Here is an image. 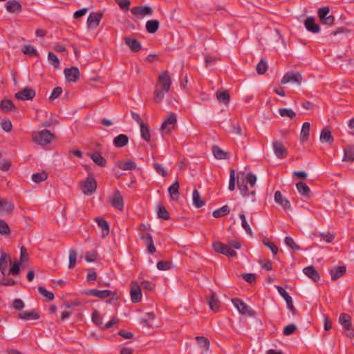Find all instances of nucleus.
Here are the masks:
<instances>
[{"instance_id":"nucleus-1","label":"nucleus","mask_w":354,"mask_h":354,"mask_svg":"<svg viewBox=\"0 0 354 354\" xmlns=\"http://www.w3.org/2000/svg\"><path fill=\"white\" fill-rule=\"evenodd\" d=\"M236 181L241 194L254 201L256 194L254 185L257 182V176L252 173L239 172L236 176Z\"/></svg>"},{"instance_id":"nucleus-2","label":"nucleus","mask_w":354,"mask_h":354,"mask_svg":"<svg viewBox=\"0 0 354 354\" xmlns=\"http://www.w3.org/2000/svg\"><path fill=\"white\" fill-rule=\"evenodd\" d=\"M54 138V134L46 129L35 131L32 133V140L41 146H45L49 144Z\"/></svg>"},{"instance_id":"nucleus-3","label":"nucleus","mask_w":354,"mask_h":354,"mask_svg":"<svg viewBox=\"0 0 354 354\" xmlns=\"http://www.w3.org/2000/svg\"><path fill=\"white\" fill-rule=\"evenodd\" d=\"M177 118L174 113H171L161 125V131L164 134L169 135L176 127Z\"/></svg>"},{"instance_id":"nucleus-4","label":"nucleus","mask_w":354,"mask_h":354,"mask_svg":"<svg viewBox=\"0 0 354 354\" xmlns=\"http://www.w3.org/2000/svg\"><path fill=\"white\" fill-rule=\"evenodd\" d=\"M302 82V76L300 73L294 71L286 73L281 80V84H291L293 86H299Z\"/></svg>"},{"instance_id":"nucleus-5","label":"nucleus","mask_w":354,"mask_h":354,"mask_svg":"<svg viewBox=\"0 0 354 354\" xmlns=\"http://www.w3.org/2000/svg\"><path fill=\"white\" fill-rule=\"evenodd\" d=\"M82 192L85 195H91L95 192L97 188V183L93 174H89L86 180L81 185Z\"/></svg>"},{"instance_id":"nucleus-6","label":"nucleus","mask_w":354,"mask_h":354,"mask_svg":"<svg viewBox=\"0 0 354 354\" xmlns=\"http://www.w3.org/2000/svg\"><path fill=\"white\" fill-rule=\"evenodd\" d=\"M232 302L234 306L237 308L239 312L242 315H246L250 317H254L256 315L254 310L250 308L245 303L240 299H233Z\"/></svg>"},{"instance_id":"nucleus-7","label":"nucleus","mask_w":354,"mask_h":354,"mask_svg":"<svg viewBox=\"0 0 354 354\" xmlns=\"http://www.w3.org/2000/svg\"><path fill=\"white\" fill-rule=\"evenodd\" d=\"M214 250L218 253L224 254L228 257H234L236 256V252L230 248L228 244H224L217 241L213 243Z\"/></svg>"},{"instance_id":"nucleus-8","label":"nucleus","mask_w":354,"mask_h":354,"mask_svg":"<svg viewBox=\"0 0 354 354\" xmlns=\"http://www.w3.org/2000/svg\"><path fill=\"white\" fill-rule=\"evenodd\" d=\"M130 296L133 303L140 302L142 299L141 287L136 281L131 283Z\"/></svg>"},{"instance_id":"nucleus-9","label":"nucleus","mask_w":354,"mask_h":354,"mask_svg":"<svg viewBox=\"0 0 354 354\" xmlns=\"http://www.w3.org/2000/svg\"><path fill=\"white\" fill-rule=\"evenodd\" d=\"M272 147L274 153L278 158L283 159L288 155V151L282 142L278 140L273 141Z\"/></svg>"},{"instance_id":"nucleus-10","label":"nucleus","mask_w":354,"mask_h":354,"mask_svg":"<svg viewBox=\"0 0 354 354\" xmlns=\"http://www.w3.org/2000/svg\"><path fill=\"white\" fill-rule=\"evenodd\" d=\"M276 288L278 290V292L279 295L285 299L288 308L291 310L293 315H296L297 313V311L292 304V297L288 294V292L286 291V290L279 286H276Z\"/></svg>"},{"instance_id":"nucleus-11","label":"nucleus","mask_w":354,"mask_h":354,"mask_svg":"<svg viewBox=\"0 0 354 354\" xmlns=\"http://www.w3.org/2000/svg\"><path fill=\"white\" fill-rule=\"evenodd\" d=\"M109 203L114 208L122 211L124 208L123 198L119 191H115L113 196L109 199Z\"/></svg>"},{"instance_id":"nucleus-12","label":"nucleus","mask_w":354,"mask_h":354,"mask_svg":"<svg viewBox=\"0 0 354 354\" xmlns=\"http://www.w3.org/2000/svg\"><path fill=\"white\" fill-rule=\"evenodd\" d=\"M318 16L321 21L324 24L330 26L334 22V17L329 14V8L328 7L320 8L318 12Z\"/></svg>"},{"instance_id":"nucleus-13","label":"nucleus","mask_w":354,"mask_h":354,"mask_svg":"<svg viewBox=\"0 0 354 354\" xmlns=\"http://www.w3.org/2000/svg\"><path fill=\"white\" fill-rule=\"evenodd\" d=\"M102 17V14L99 12H91L87 19L88 27L91 29H95L100 25V21Z\"/></svg>"},{"instance_id":"nucleus-14","label":"nucleus","mask_w":354,"mask_h":354,"mask_svg":"<svg viewBox=\"0 0 354 354\" xmlns=\"http://www.w3.org/2000/svg\"><path fill=\"white\" fill-rule=\"evenodd\" d=\"M64 73L66 80L68 82H75L79 79L80 75L78 68L75 66L66 68Z\"/></svg>"},{"instance_id":"nucleus-15","label":"nucleus","mask_w":354,"mask_h":354,"mask_svg":"<svg viewBox=\"0 0 354 354\" xmlns=\"http://www.w3.org/2000/svg\"><path fill=\"white\" fill-rule=\"evenodd\" d=\"M15 205L11 200L0 198V214H10L14 210Z\"/></svg>"},{"instance_id":"nucleus-16","label":"nucleus","mask_w":354,"mask_h":354,"mask_svg":"<svg viewBox=\"0 0 354 354\" xmlns=\"http://www.w3.org/2000/svg\"><path fill=\"white\" fill-rule=\"evenodd\" d=\"M83 294L87 296H93L100 299H105L111 296L112 292L109 290H99L96 289H91L83 292Z\"/></svg>"},{"instance_id":"nucleus-17","label":"nucleus","mask_w":354,"mask_h":354,"mask_svg":"<svg viewBox=\"0 0 354 354\" xmlns=\"http://www.w3.org/2000/svg\"><path fill=\"white\" fill-rule=\"evenodd\" d=\"M11 263L10 256L4 252H1L0 256V271L2 275H6L9 264Z\"/></svg>"},{"instance_id":"nucleus-18","label":"nucleus","mask_w":354,"mask_h":354,"mask_svg":"<svg viewBox=\"0 0 354 354\" xmlns=\"http://www.w3.org/2000/svg\"><path fill=\"white\" fill-rule=\"evenodd\" d=\"M131 12L133 15H138L140 17L145 16H151L153 13L152 9L148 6L134 7L131 9Z\"/></svg>"},{"instance_id":"nucleus-19","label":"nucleus","mask_w":354,"mask_h":354,"mask_svg":"<svg viewBox=\"0 0 354 354\" xmlns=\"http://www.w3.org/2000/svg\"><path fill=\"white\" fill-rule=\"evenodd\" d=\"M35 96V90H20L15 93V97L19 100H30Z\"/></svg>"},{"instance_id":"nucleus-20","label":"nucleus","mask_w":354,"mask_h":354,"mask_svg":"<svg viewBox=\"0 0 354 354\" xmlns=\"http://www.w3.org/2000/svg\"><path fill=\"white\" fill-rule=\"evenodd\" d=\"M304 26L308 31L313 33H317L320 30L319 26L315 23V19L313 17H308L306 19Z\"/></svg>"},{"instance_id":"nucleus-21","label":"nucleus","mask_w":354,"mask_h":354,"mask_svg":"<svg viewBox=\"0 0 354 354\" xmlns=\"http://www.w3.org/2000/svg\"><path fill=\"white\" fill-rule=\"evenodd\" d=\"M319 140L323 143H328L331 145L334 142V138L331 131L328 128H324L320 133Z\"/></svg>"},{"instance_id":"nucleus-22","label":"nucleus","mask_w":354,"mask_h":354,"mask_svg":"<svg viewBox=\"0 0 354 354\" xmlns=\"http://www.w3.org/2000/svg\"><path fill=\"white\" fill-rule=\"evenodd\" d=\"M21 5L17 0H10L6 2V8L10 13L19 12L21 10Z\"/></svg>"},{"instance_id":"nucleus-23","label":"nucleus","mask_w":354,"mask_h":354,"mask_svg":"<svg viewBox=\"0 0 354 354\" xmlns=\"http://www.w3.org/2000/svg\"><path fill=\"white\" fill-rule=\"evenodd\" d=\"M303 272L306 276H308L309 278H310L315 282L318 281L320 279V276L317 270L313 266L306 267L305 268H304Z\"/></svg>"},{"instance_id":"nucleus-24","label":"nucleus","mask_w":354,"mask_h":354,"mask_svg":"<svg viewBox=\"0 0 354 354\" xmlns=\"http://www.w3.org/2000/svg\"><path fill=\"white\" fill-rule=\"evenodd\" d=\"M274 201L283 207L285 209H289L290 208V203L289 201L282 196L279 191H276L274 193Z\"/></svg>"},{"instance_id":"nucleus-25","label":"nucleus","mask_w":354,"mask_h":354,"mask_svg":"<svg viewBox=\"0 0 354 354\" xmlns=\"http://www.w3.org/2000/svg\"><path fill=\"white\" fill-rule=\"evenodd\" d=\"M346 269L345 266H336L330 271L331 279L335 281L346 273Z\"/></svg>"},{"instance_id":"nucleus-26","label":"nucleus","mask_w":354,"mask_h":354,"mask_svg":"<svg viewBox=\"0 0 354 354\" xmlns=\"http://www.w3.org/2000/svg\"><path fill=\"white\" fill-rule=\"evenodd\" d=\"M18 317L24 320H36L39 318V315L35 310H32L20 313Z\"/></svg>"},{"instance_id":"nucleus-27","label":"nucleus","mask_w":354,"mask_h":354,"mask_svg":"<svg viewBox=\"0 0 354 354\" xmlns=\"http://www.w3.org/2000/svg\"><path fill=\"white\" fill-rule=\"evenodd\" d=\"M343 161L351 162L354 161V146L353 145H348L344 148Z\"/></svg>"},{"instance_id":"nucleus-28","label":"nucleus","mask_w":354,"mask_h":354,"mask_svg":"<svg viewBox=\"0 0 354 354\" xmlns=\"http://www.w3.org/2000/svg\"><path fill=\"white\" fill-rule=\"evenodd\" d=\"M158 82L163 88H169L171 85V77L168 72L165 71L160 75Z\"/></svg>"},{"instance_id":"nucleus-29","label":"nucleus","mask_w":354,"mask_h":354,"mask_svg":"<svg viewBox=\"0 0 354 354\" xmlns=\"http://www.w3.org/2000/svg\"><path fill=\"white\" fill-rule=\"evenodd\" d=\"M216 95L218 101L221 103L227 104L230 102V95L226 90H217Z\"/></svg>"},{"instance_id":"nucleus-30","label":"nucleus","mask_w":354,"mask_h":354,"mask_svg":"<svg viewBox=\"0 0 354 354\" xmlns=\"http://www.w3.org/2000/svg\"><path fill=\"white\" fill-rule=\"evenodd\" d=\"M95 221L97 223L99 227H101L102 232V235L103 237L106 236L109 234V225L108 222L100 218H95Z\"/></svg>"},{"instance_id":"nucleus-31","label":"nucleus","mask_w":354,"mask_h":354,"mask_svg":"<svg viewBox=\"0 0 354 354\" xmlns=\"http://www.w3.org/2000/svg\"><path fill=\"white\" fill-rule=\"evenodd\" d=\"M129 138L124 134H120L113 139V145L115 147L120 148L128 144Z\"/></svg>"},{"instance_id":"nucleus-32","label":"nucleus","mask_w":354,"mask_h":354,"mask_svg":"<svg viewBox=\"0 0 354 354\" xmlns=\"http://www.w3.org/2000/svg\"><path fill=\"white\" fill-rule=\"evenodd\" d=\"M65 92L63 93V90H53L49 100L53 101L58 97L63 99H68L69 97V92L68 90H64Z\"/></svg>"},{"instance_id":"nucleus-33","label":"nucleus","mask_w":354,"mask_h":354,"mask_svg":"<svg viewBox=\"0 0 354 354\" xmlns=\"http://www.w3.org/2000/svg\"><path fill=\"white\" fill-rule=\"evenodd\" d=\"M116 166L122 170L131 171L136 169L137 165L132 160H128L126 162H117Z\"/></svg>"},{"instance_id":"nucleus-34","label":"nucleus","mask_w":354,"mask_h":354,"mask_svg":"<svg viewBox=\"0 0 354 354\" xmlns=\"http://www.w3.org/2000/svg\"><path fill=\"white\" fill-rule=\"evenodd\" d=\"M0 108L3 112H10L15 111L16 108L10 100L4 99L1 101Z\"/></svg>"},{"instance_id":"nucleus-35","label":"nucleus","mask_w":354,"mask_h":354,"mask_svg":"<svg viewBox=\"0 0 354 354\" xmlns=\"http://www.w3.org/2000/svg\"><path fill=\"white\" fill-rule=\"evenodd\" d=\"M310 124L309 122H304L303 124L301 131L300 133V139L302 142L308 140L310 133Z\"/></svg>"},{"instance_id":"nucleus-36","label":"nucleus","mask_w":354,"mask_h":354,"mask_svg":"<svg viewBox=\"0 0 354 354\" xmlns=\"http://www.w3.org/2000/svg\"><path fill=\"white\" fill-rule=\"evenodd\" d=\"M90 157L96 165L100 167H104L106 164V159L98 152L91 153Z\"/></svg>"},{"instance_id":"nucleus-37","label":"nucleus","mask_w":354,"mask_h":354,"mask_svg":"<svg viewBox=\"0 0 354 354\" xmlns=\"http://www.w3.org/2000/svg\"><path fill=\"white\" fill-rule=\"evenodd\" d=\"M212 153L216 159L224 160L228 158L227 153L221 149L219 147L214 145L212 147Z\"/></svg>"},{"instance_id":"nucleus-38","label":"nucleus","mask_w":354,"mask_h":354,"mask_svg":"<svg viewBox=\"0 0 354 354\" xmlns=\"http://www.w3.org/2000/svg\"><path fill=\"white\" fill-rule=\"evenodd\" d=\"M127 45L134 52H138L141 49L140 43L133 38H127L125 39Z\"/></svg>"},{"instance_id":"nucleus-39","label":"nucleus","mask_w":354,"mask_h":354,"mask_svg":"<svg viewBox=\"0 0 354 354\" xmlns=\"http://www.w3.org/2000/svg\"><path fill=\"white\" fill-rule=\"evenodd\" d=\"M339 322L344 328H348L352 325L351 317L348 314L342 313L339 317Z\"/></svg>"},{"instance_id":"nucleus-40","label":"nucleus","mask_w":354,"mask_h":354,"mask_svg":"<svg viewBox=\"0 0 354 354\" xmlns=\"http://www.w3.org/2000/svg\"><path fill=\"white\" fill-rule=\"evenodd\" d=\"M159 28V21L156 19L149 20L146 23V29L149 33L156 32Z\"/></svg>"},{"instance_id":"nucleus-41","label":"nucleus","mask_w":354,"mask_h":354,"mask_svg":"<svg viewBox=\"0 0 354 354\" xmlns=\"http://www.w3.org/2000/svg\"><path fill=\"white\" fill-rule=\"evenodd\" d=\"M230 212V209L228 205H224L221 208L214 210L212 215L214 218H221L228 214Z\"/></svg>"},{"instance_id":"nucleus-42","label":"nucleus","mask_w":354,"mask_h":354,"mask_svg":"<svg viewBox=\"0 0 354 354\" xmlns=\"http://www.w3.org/2000/svg\"><path fill=\"white\" fill-rule=\"evenodd\" d=\"M195 339L201 348H203L205 351L209 350L210 343L207 338L203 336H197Z\"/></svg>"},{"instance_id":"nucleus-43","label":"nucleus","mask_w":354,"mask_h":354,"mask_svg":"<svg viewBox=\"0 0 354 354\" xmlns=\"http://www.w3.org/2000/svg\"><path fill=\"white\" fill-rule=\"evenodd\" d=\"M192 200L194 205L198 208L205 205V202L201 199V194L197 189L193 191Z\"/></svg>"},{"instance_id":"nucleus-44","label":"nucleus","mask_w":354,"mask_h":354,"mask_svg":"<svg viewBox=\"0 0 354 354\" xmlns=\"http://www.w3.org/2000/svg\"><path fill=\"white\" fill-rule=\"evenodd\" d=\"M299 193L303 196H308L310 192L309 187L304 182H299L296 185Z\"/></svg>"},{"instance_id":"nucleus-45","label":"nucleus","mask_w":354,"mask_h":354,"mask_svg":"<svg viewBox=\"0 0 354 354\" xmlns=\"http://www.w3.org/2000/svg\"><path fill=\"white\" fill-rule=\"evenodd\" d=\"M208 304L213 311L217 312L218 310L220 308V302L218 299L216 298L214 293H212L211 297L209 299Z\"/></svg>"},{"instance_id":"nucleus-46","label":"nucleus","mask_w":354,"mask_h":354,"mask_svg":"<svg viewBox=\"0 0 354 354\" xmlns=\"http://www.w3.org/2000/svg\"><path fill=\"white\" fill-rule=\"evenodd\" d=\"M140 127L141 137L147 142H149L151 139V134L149 127L145 124H142Z\"/></svg>"},{"instance_id":"nucleus-47","label":"nucleus","mask_w":354,"mask_h":354,"mask_svg":"<svg viewBox=\"0 0 354 354\" xmlns=\"http://www.w3.org/2000/svg\"><path fill=\"white\" fill-rule=\"evenodd\" d=\"M284 241L286 245L292 250L299 251L301 250L300 247L295 243L292 237L286 236Z\"/></svg>"},{"instance_id":"nucleus-48","label":"nucleus","mask_w":354,"mask_h":354,"mask_svg":"<svg viewBox=\"0 0 354 354\" xmlns=\"http://www.w3.org/2000/svg\"><path fill=\"white\" fill-rule=\"evenodd\" d=\"M77 257V252L75 250H71L69 252V264H68V268L72 269L76 265V260Z\"/></svg>"},{"instance_id":"nucleus-49","label":"nucleus","mask_w":354,"mask_h":354,"mask_svg":"<svg viewBox=\"0 0 354 354\" xmlns=\"http://www.w3.org/2000/svg\"><path fill=\"white\" fill-rule=\"evenodd\" d=\"M157 214L158 218H162L164 220H169L170 218L169 212L162 205L158 206Z\"/></svg>"},{"instance_id":"nucleus-50","label":"nucleus","mask_w":354,"mask_h":354,"mask_svg":"<svg viewBox=\"0 0 354 354\" xmlns=\"http://www.w3.org/2000/svg\"><path fill=\"white\" fill-rule=\"evenodd\" d=\"M48 178V175L46 172L42 171L41 173H37L32 175V180L36 183H39L46 180Z\"/></svg>"},{"instance_id":"nucleus-51","label":"nucleus","mask_w":354,"mask_h":354,"mask_svg":"<svg viewBox=\"0 0 354 354\" xmlns=\"http://www.w3.org/2000/svg\"><path fill=\"white\" fill-rule=\"evenodd\" d=\"M239 217H240V218L241 220V226H242V227L245 230L247 234H248L250 236H252L253 233H252V229H251L250 226L249 225V224L248 223V222L246 221L245 214H241L239 215Z\"/></svg>"},{"instance_id":"nucleus-52","label":"nucleus","mask_w":354,"mask_h":354,"mask_svg":"<svg viewBox=\"0 0 354 354\" xmlns=\"http://www.w3.org/2000/svg\"><path fill=\"white\" fill-rule=\"evenodd\" d=\"M279 113L281 117H287L290 119L293 118L296 115L293 110L286 108L279 109Z\"/></svg>"},{"instance_id":"nucleus-53","label":"nucleus","mask_w":354,"mask_h":354,"mask_svg":"<svg viewBox=\"0 0 354 354\" xmlns=\"http://www.w3.org/2000/svg\"><path fill=\"white\" fill-rule=\"evenodd\" d=\"M168 192L170 196L174 198L175 195L179 194V183L178 180H176L168 188Z\"/></svg>"},{"instance_id":"nucleus-54","label":"nucleus","mask_w":354,"mask_h":354,"mask_svg":"<svg viewBox=\"0 0 354 354\" xmlns=\"http://www.w3.org/2000/svg\"><path fill=\"white\" fill-rule=\"evenodd\" d=\"M48 62L54 66L55 68H57L59 66V60L57 55L53 53H49L48 55Z\"/></svg>"},{"instance_id":"nucleus-55","label":"nucleus","mask_w":354,"mask_h":354,"mask_svg":"<svg viewBox=\"0 0 354 354\" xmlns=\"http://www.w3.org/2000/svg\"><path fill=\"white\" fill-rule=\"evenodd\" d=\"M39 292L44 297H45L48 301L54 299V295L52 292L47 290L44 287L39 286L38 288Z\"/></svg>"},{"instance_id":"nucleus-56","label":"nucleus","mask_w":354,"mask_h":354,"mask_svg":"<svg viewBox=\"0 0 354 354\" xmlns=\"http://www.w3.org/2000/svg\"><path fill=\"white\" fill-rule=\"evenodd\" d=\"M0 234L2 235H9L10 234V227L4 220H0Z\"/></svg>"},{"instance_id":"nucleus-57","label":"nucleus","mask_w":354,"mask_h":354,"mask_svg":"<svg viewBox=\"0 0 354 354\" xmlns=\"http://www.w3.org/2000/svg\"><path fill=\"white\" fill-rule=\"evenodd\" d=\"M268 68V64L266 62L261 59V61L259 62V64L257 66V71L259 74L263 75L264 74Z\"/></svg>"},{"instance_id":"nucleus-58","label":"nucleus","mask_w":354,"mask_h":354,"mask_svg":"<svg viewBox=\"0 0 354 354\" xmlns=\"http://www.w3.org/2000/svg\"><path fill=\"white\" fill-rule=\"evenodd\" d=\"M169 90H156L155 96L153 101L156 103H160L165 97V94L167 93Z\"/></svg>"},{"instance_id":"nucleus-59","label":"nucleus","mask_w":354,"mask_h":354,"mask_svg":"<svg viewBox=\"0 0 354 354\" xmlns=\"http://www.w3.org/2000/svg\"><path fill=\"white\" fill-rule=\"evenodd\" d=\"M236 187V176H235V170L231 169L230 173V182H229V189L230 191H234Z\"/></svg>"},{"instance_id":"nucleus-60","label":"nucleus","mask_w":354,"mask_h":354,"mask_svg":"<svg viewBox=\"0 0 354 354\" xmlns=\"http://www.w3.org/2000/svg\"><path fill=\"white\" fill-rule=\"evenodd\" d=\"M21 50L25 55H37V50L32 46H30V45L24 46L22 48Z\"/></svg>"},{"instance_id":"nucleus-61","label":"nucleus","mask_w":354,"mask_h":354,"mask_svg":"<svg viewBox=\"0 0 354 354\" xmlns=\"http://www.w3.org/2000/svg\"><path fill=\"white\" fill-rule=\"evenodd\" d=\"M153 168L162 176L165 177L167 176V171L162 165L156 162L153 164Z\"/></svg>"},{"instance_id":"nucleus-62","label":"nucleus","mask_w":354,"mask_h":354,"mask_svg":"<svg viewBox=\"0 0 354 354\" xmlns=\"http://www.w3.org/2000/svg\"><path fill=\"white\" fill-rule=\"evenodd\" d=\"M92 321L97 326L102 324V317L100 315L99 312L95 310L92 313Z\"/></svg>"},{"instance_id":"nucleus-63","label":"nucleus","mask_w":354,"mask_h":354,"mask_svg":"<svg viewBox=\"0 0 354 354\" xmlns=\"http://www.w3.org/2000/svg\"><path fill=\"white\" fill-rule=\"evenodd\" d=\"M171 267V263L167 261H159L157 263V268L160 270H167Z\"/></svg>"},{"instance_id":"nucleus-64","label":"nucleus","mask_w":354,"mask_h":354,"mask_svg":"<svg viewBox=\"0 0 354 354\" xmlns=\"http://www.w3.org/2000/svg\"><path fill=\"white\" fill-rule=\"evenodd\" d=\"M20 272V263H15L10 268L6 275H17Z\"/></svg>"}]
</instances>
